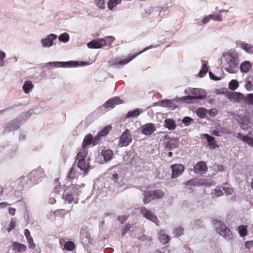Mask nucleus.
<instances>
[{
    "mask_svg": "<svg viewBox=\"0 0 253 253\" xmlns=\"http://www.w3.org/2000/svg\"><path fill=\"white\" fill-rule=\"evenodd\" d=\"M208 71V67L207 64H204L202 66V69L200 71L198 76L203 78L205 76Z\"/></svg>",
    "mask_w": 253,
    "mask_h": 253,
    "instance_id": "72a5a7b5",
    "label": "nucleus"
},
{
    "mask_svg": "<svg viewBox=\"0 0 253 253\" xmlns=\"http://www.w3.org/2000/svg\"><path fill=\"white\" fill-rule=\"evenodd\" d=\"M227 97L231 101L237 102H243L244 95L237 92H232L227 94Z\"/></svg>",
    "mask_w": 253,
    "mask_h": 253,
    "instance_id": "f8f14e48",
    "label": "nucleus"
},
{
    "mask_svg": "<svg viewBox=\"0 0 253 253\" xmlns=\"http://www.w3.org/2000/svg\"><path fill=\"white\" fill-rule=\"evenodd\" d=\"M251 187L253 189V180L251 182Z\"/></svg>",
    "mask_w": 253,
    "mask_h": 253,
    "instance_id": "774afa93",
    "label": "nucleus"
},
{
    "mask_svg": "<svg viewBox=\"0 0 253 253\" xmlns=\"http://www.w3.org/2000/svg\"><path fill=\"white\" fill-rule=\"evenodd\" d=\"M225 63L224 67L225 70L230 74L237 73L239 59L238 54L235 52H228L224 55Z\"/></svg>",
    "mask_w": 253,
    "mask_h": 253,
    "instance_id": "f257e3e1",
    "label": "nucleus"
},
{
    "mask_svg": "<svg viewBox=\"0 0 253 253\" xmlns=\"http://www.w3.org/2000/svg\"><path fill=\"white\" fill-rule=\"evenodd\" d=\"M105 43L103 39L98 38L90 41L87 45L89 48H100L105 46Z\"/></svg>",
    "mask_w": 253,
    "mask_h": 253,
    "instance_id": "9b49d317",
    "label": "nucleus"
},
{
    "mask_svg": "<svg viewBox=\"0 0 253 253\" xmlns=\"http://www.w3.org/2000/svg\"><path fill=\"white\" fill-rule=\"evenodd\" d=\"M27 240H28L29 244V248L30 249H34L35 247V245L34 243L33 242L32 238H29V239H28Z\"/></svg>",
    "mask_w": 253,
    "mask_h": 253,
    "instance_id": "3c124183",
    "label": "nucleus"
},
{
    "mask_svg": "<svg viewBox=\"0 0 253 253\" xmlns=\"http://www.w3.org/2000/svg\"><path fill=\"white\" fill-rule=\"evenodd\" d=\"M112 128L111 126H105L103 130H102L98 134V135H97L94 139L93 141V145H95L97 144V142H96V141H97L100 136H103L106 135L111 130Z\"/></svg>",
    "mask_w": 253,
    "mask_h": 253,
    "instance_id": "a211bd4d",
    "label": "nucleus"
},
{
    "mask_svg": "<svg viewBox=\"0 0 253 253\" xmlns=\"http://www.w3.org/2000/svg\"><path fill=\"white\" fill-rule=\"evenodd\" d=\"M113 177L114 179L117 180L119 178L118 174L117 173H115L113 175Z\"/></svg>",
    "mask_w": 253,
    "mask_h": 253,
    "instance_id": "e2e57ef3",
    "label": "nucleus"
},
{
    "mask_svg": "<svg viewBox=\"0 0 253 253\" xmlns=\"http://www.w3.org/2000/svg\"><path fill=\"white\" fill-rule=\"evenodd\" d=\"M196 113L197 116L201 118H204L206 115L205 112H196Z\"/></svg>",
    "mask_w": 253,
    "mask_h": 253,
    "instance_id": "4d7b16f0",
    "label": "nucleus"
},
{
    "mask_svg": "<svg viewBox=\"0 0 253 253\" xmlns=\"http://www.w3.org/2000/svg\"><path fill=\"white\" fill-rule=\"evenodd\" d=\"M172 169L171 177L175 178L181 175L184 170V167L181 164H174L171 166Z\"/></svg>",
    "mask_w": 253,
    "mask_h": 253,
    "instance_id": "9d476101",
    "label": "nucleus"
},
{
    "mask_svg": "<svg viewBox=\"0 0 253 253\" xmlns=\"http://www.w3.org/2000/svg\"><path fill=\"white\" fill-rule=\"evenodd\" d=\"M124 101L118 97H114L107 100L104 104L105 109H113L116 105L121 104Z\"/></svg>",
    "mask_w": 253,
    "mask_h": 253,
    "instance_id": "6e6552de",
    "label": "nucleus"
},
{
    "mask_svg": "<svg viewBox=\"0 0 253 253\" xmlns=\"http://www.w3.org/2000/svg\"><path fill=\"white\" fill-rule=\"evenodd\" d=\"M121 0H109L107 3L108 8L112 10L117 5L120 4Z\"/></svg>",
    "mask_w": 253,
    "mask_h": 253,
    "instance_id": "c85d7f7f",
    "label": "nucleus"
},
{
    "mask_svg": "<svg viewBox=\"0 0 253 253\" xmlns=\"http://www.w3.org/2000/svg\"><path fill=\"white\" fill-rule=\"evenodd\" d=\"M239 84L237 80H232L229 83V88L232 90H236Z\"/></svg>",
    "mask_w": 253,
    "mask_h": 253,
    "instance_id": "f704fd0d",
    "label": "nucleus"
},
{
    "mask_svg": "<svg viewBox=\"0 0 253 253\" xmlns=\"http://www.w3.org/2000/svg\"><path fill=\"white\" fill-rule=\"evenodd\" d=\"M154 199L161 198L163 197L164 193L160 190H154L153 191Z\"/></svg>",
    "mask_w": 253,
    "mask_h": 253,
    "instance_id": "4c0bfd02",
    "label": "nucleus"
},
{
    "mask_svg": "<svg viewBox=\"0 0 253 253\" xmlns=\"http://www.w3.org/2000/svg\"><path fill=\"white\" fill-rule=\"evenodd\" d=\"M197 111H207V110L206 109L200 108ZM209 111H213V109H211V110H209Z\"/></svg>",
    "mask_w": 253,
    "mask_h": 253,
    "instance_id": "0e129e2a",
    "label": "nucleus"
},
{
    "mask_svg": "<svg viewBox=\"0 0 253 253\" xmlns=\"http://www.w3.org/2000/svg\"><path fill=\"white\" fill-rule=\"evenodd\" d=\"M209 113L211 116H214L215 115L214 112L210 111V112H209Z\"/></svg>",
    "mask_w": 253,
    "mask_h": 253,
    "instance_id": "338daca9",
    "label": "nucleus"
},
{
    "mask_svg": "<svg viewBox=\"0 0 253 253\" xmlns=\"http://www.w3.org/2000/svg\"><path fill=\"white\" fill-rule=\"evenodd\" d=\"M245 88L248 91H251L253 90V83L251 81L248 80L246 81V84H245Z\"/></svg>",
    "mask_w": 253,
    "mask_h": 253,
    "instance_id": "c03bdc74",
    "label": "nucleus"
},
{
    "mask_svg": "<svg viewBox=\"0 0 253 253\" xmlns=\"http://www.w3.org/2000/svg\"><path fill=\"white\" fill-rule=\"evenodd\" d=\"M153 191L146 192L143 198V202L144 204H148L151 201L154 200Z\"/></svg>",
    "mask_w": 253,
    "mask_h": 253,
    "instance_id": "393cba45",
    "label": "nucleus"
},
{
    "mask_svg": "<svg viewBox=\"0 0 253 253\" xmlns=\"http://www.w3.org/2000/svg\"><path fill=\"white\" fill-rule=\"evenodd\" d=\"M237 137L250 146L253 147V138L244 135L240 133L238 134Z\"/></svg>",
    "mask_w": 253,
    "mask_h": 253,
    "instance_id": "412c9836",
    "label": "nucleus"
},
{
    "mask_svg": "<svg viewBox=\"0 0 253 253\" xmlns=\"http://www.w3.org/2000/svg\"><path fill=\"white\" fill-rule=\"evenodd\" d=\"M211 20V15H209L203 18L202 22H203V24H206V23H207L208 22H209Z\"/></svg>",
    "mask_w": 253,
    "mask_h": 253,
    "instance_id": "6e6d98bb",
    "label": "nucleus"
},
{
    "mask_svg": "<svg viewBox=\"0 0 253 253\" xmlns=\"http://www.w3.org/2000/svg\"><path fill=\"white\" fill-rule=\"evenodd\" d=\"M217 232L221 236L226 237L229 232V230L226 228L223 224L218 223V225L216 228Z\"/></svg>",
    "mask_w": 253,
    "mask_h": 253,
    "instance_id": "6ab92c4d",
    "label": "nucleus"
},
{
    "mask_svg": "<svg viewBox=\"0 0 253 253\" xmlns=\"http://www.w3.org/2000/svg\"><path fill=\"white\" fill-rule=\"evenodd\" d=\"M185 184L187 186H190V185L199 186V185H204V184L206 185V186H209L211 185V184L208 183H204L202 182L201 181H200V180H198L197 179L190 180L188 181L185 182Z\"/></svg>",
    "mask_w": 253,
    "mask_h": 253,
    "instance_id": "5701e85b",
    "label": "nucleus"
},
{
    "mask_svg": "<svg viewBox=\"0 0 253 253\" xmlns=\"http://www.w3.org/2000/svg\"><path fill=\"white\" fill-rule=\"evenodd\" d=\"M241 47L248 53H252L253 52V45L246 43H242L241 45Z\"/></svg>",
    "mask_w": 253,
    "mask_h": 253,
    "instance_id": "7c9ffc66",
    "label": "nucleus"
},
{
    "mask_svg": "<svg viewBox=\"0 0 253 253\" xmlns=\"http://www.w3.org/2000/svg\"><path fill=\"white\" fill-rule=\"evenodd\" d=\"M157 104L160 106L164 107H168L170 109L174 110L177 107L176 104V100L175 99H164L160 101L157 103Z\"/></svg>",
    "mask_w": 253,
    "mask_h": 253,
    "instance_id": "0eeeda50",
    "label": "nucleus"
},
{
    "mask_svg": "<svg viewBox=\"0 0 253 253\" xmlns=\"http://www.w3.org/2000/svg\"><path fill=\"white\" fill-rule=\"evenodd\" d=\"M79 65L77 61H67V62H50L46 64V66L48 68H52L53 67L56 68H71L77 67Z\"/></svg>",
    "mask_w": 253,
    "mask_h": 253,
    "instance_id": "20e7f679",
    "label": "nucleus"
},
{
    "mask_svg": "<svg viewBox=\"0 0 253 253\" xmlns=\"http://www.w3.org/2000/svg\"><path fill=\"white\" fill-rule=\"evenodd\" d=\"M209 76H210V77L211 78V79L214 80L215 81L218 80L217 78L215 77L214 76V75L211 72H209Z\"/></svg>",
    "mask_w": 253,
    "mask_h": 253,
    "instance_id": "052dcab7",
    "label": "nucleus"
},
{
    "mask_svg": "<svg viewBox=\"0 0 253 253\" xmlns=\"http://www.w3.org/2000/svg\"><path fill=\"white\" fill-rule=\"evenodd\" d=\"M65 201L70 204L77 203V199L73 196L72 195L69 194H66L64 195Z\"/></svg>",
    "mask_w": 253,
    "mask_h": 253,
    "instance_id": "2f4dec72",
    "label": "nucleus"
},
{
    "mask_svg": "<svg viewBox=\"0 0 253 253\" xmlns=\"http://www.w3.org/2000/svg\"><path fill=\"white\" fill-rule=\"evenodd\" d=\"M64 248L68 251H72L75 248V245L73 242H68L65 243Z\"/></svg>",
    "mask_w": 253,
    "mask_h": 253,
    "instance_id": "79ce46f5",
    "label": "nucleus"
},
{
    "mask_svg": "<svg viewBox=\"0 0 253 253\" xmlns=\"http://www.w3.org/2000/svg\"><path fill=\"white\" fill-rule=\"evenodd\" d=\"M139 114V112H128V114L126 116V117L128 118L135 117L138 116Z\"/></svg>",
    "mask_w": 253,
    "mask_h": 253,
    "instance_id": "de8ad7c7",
    "label": "nucleus"
},
{
    "mask_svg": "<svg viewBox=\"0 0 253 253\" xmlns=\"http://www.w3.org/2000/svg\"><path fill=\"white\" fill-rule=\"evenodd\" d=\"M213 197H219L222 195V191L219 188L214 189L211 192Z\"/></svg>",
    "mask_w": 253,
    "mask_h": 253,
    "instance_id": "ea45409f",
    "label": "nucleus"
},
{
    "mask_svg": "<svg viewBox=\"0 0 253 253\" xmlns=\"http://www.w3.org/2000/svg\"><path fill=\"white\" fill-rule=\"evenodd\" d=\"M187 99H186L185 103H192L193 102L194 97H192V95H187L186 96Z\"/></svg>",
    "mask_w": 253,
    "mask_h": 253,
    "instance_id": "603ef678",
    "label": "nucleus"
},
{
    "mask_svg": "<svg viewBox=\"0 0 253 253\" xmlns=\"http://www.w3.org/2000/svg\"><path fill=\"white\" fill-rule=\"evenodd\" d=\"M104 40V41L105 42V46L107 44L108 45L111 46V43L114 41L115 38L112 36H107L105 38L103 39Z\"/></svg>",
    "mask_w": 253,
    "mask_h": 253,
    "instance_id": "58836bf2",
    "label": "nucleus"
},
{
    "mask_svg": "<svg viewBox=\"0 0 253 253\" xmlns=\"http://www.w3.org/2000/svg\"><path fill=\"white\" fill-rule=\"evenodd\" d=\"M24 234L26 236V238H27V240L29 239V238H32L31 237V236H30V232L27 229H25V231H24Z\"/></svg>",
    "mask_w": 253,
    "mask_h": 253,
    "instance_id": "13d9d810",
    "label": "nucleus"
},
{
    "mask_svg": "<svg viewBox=\"0 0 253 253\" xmlns=\"http://www.w3.org/2000/svg\"><path fill=\"white\" fill-rule=\"evenodd\" d=\"M58 39L60 42H67L69 40V35L68 33H64L59 37Z\"/></svg>",
    "mask_w": 253,
    "mask_h": 253,
    "instance_id": "e433bc0d",
    "label": "nucleus"
},
{
    "mask_svg": "<svg viewBox=\"0 0 253 253\" xmlns=\"http://www.w3.org/2000/svg\"><path fill=\"white\" fill-rule=\"evenodd\" d=\"M238 230L240 235L242 237L245 236L247 234V227L244 225L239 226Z\"/></svg>",
    "mask_w": 253,
    "mask_h": 253,
    "instance_id": "c9c22d12",
    "label": "nucleus"
},
{
    "mask_svg": "<svg viewBox=\"0 0 253 253\" xmlns=\"http://www.w3.org/2000/svg\"><path fill=\"white\" fill-rule=\"evenodd\" d=\"M92 136L90 134H88L84 137L83 143V147L85 148L86 146L91 144L92 142Z\"/></svg>",
    "mask_w": 253,
    "mask_h": 253,
    "instance_id": "473e14b6",
    "label": "nucleus"
},
{
    "mask_svg": "<svg viewBox=\"0 0 253 253\" xmlns=\"http://www.w3.org/2000/svg\"><path fill=\"white\" fill-rule=\"evenodd\" d=\"M223 190H224L225 192L228 195L231 194L233 192V189L231 188L227 187L224 188Z\"/></svg>",
    "mask_w": 253,
    "mask_h": 253,
    "instance_id": "5fc2aeb1",
    "label": "nucleus"
},
{
    "mask_svg": "<svg viewBox=\"0 0 253 253\" xmlns=\"http://www.w3.org/2000/svg\"><path fill=\"white\" fill-rule=\"evenodd\" d=\"M252 68V65L250 62L245 61L240 65V70L244 74L248 73Z\"/></svg>",
    "mask_w": 253,
    "mask_h": 253,
    "instance_id": "dca6fc26",
    "label": "nucleus"
},
{
    "mask_svg": "<svg viewBox=\"0 0 253 253\" xmlns=\"http://www.w3.org/2000/svg\"><path fill=\"white\" fill-rule=\"evenodd\" d=\"M159 238L160 241L163 244L168 243L169 241V238L168 235L162 232L160 233Z\"/></svg>",
    "mask_w": 253,
    "mask_h": 253,
    "instance_id": "c756f323",
    "label": "nucleus"
},
{
    "mask_svg": "<svg viewBox=\"0 0 253 253\" xmlns=\"http://www.w3.org/2000/svg\"><path fill=\"white\" fill-rule=\"evenodd\" d=\"M183 229L180 227H177L174 229V233L176 236H179L183 233Z\"/></svg>",
    "mask_w": 253,
    "mask_h": 253,
    "instance_id": "49530a36",
    "label": "nucleus"
},
{
    "mask_svg": "<svg viewBox=\"0 0 253 253\" xmlns=\"http://www.w3.org/2000/svg\"><path fill=\"white\" fill-rule=\"evenodd\" d=\"M165 126L169 130H173L176 126L172 120L168 119L165 121Z\"/></svg>",
    "mask_w": 253,
    "mask_h": 253,
    "instance_id": "bb28decb",
    "label": "nucleus"
},
{
    "mask_svg": "<svg viewBox=\"0 0 253 253\" xmlns=\"http://www.w3.org/2000/svg\"><path fill=\"white\" fill-rule=\"evenodd\" d=\"M34 85L31 81H26L23 85V89L26 93H28L33 88Z\"/></svg>",
    "mask_w": 253,
    "mask_h": 253,
    "instance_id": "cd10ccee",
    "label": "nucleus"
},
{
    "mask_svg": "<svg viewBox=\"0 0 253 253\" xmlns=\"http://www.w3.org/2000/svg\"><path fill=\"white\" fill-rule=\"evenodd\" d=\"M152 47H153V45L147 46L145 48H144V49H143L142 51H141L139 53L135 55H129L128 57L124 60H120L119 58H112L109 61V63L111 66H114L117 65H121L123 66L126 65L127 64L129 61L135 58L136 57V56L139 54L143 52H144Z\"/></svg>",
    "mask_w": 253,
    "mask_h": 253,
    "instance_id": "7ed1b4c3",
    "label": "nucleus"
},
{
    "mask_svg": "<svg viewBox=\"0 0 253 253\" xmlns=\"http://www.w3.org/2000/svg\"><path fill=\"white\" fill-rule=\"evenodd\" d=\"M96 5L100 9L105 8V2L104 0H94Z\"/></svg>",
    "mask_w": 253,
    "mask_h": 253,
    "instance_id": "a19ab883",
    "label": "nucleus"
},
{
    "mask_svg": "<svg viewBox=\"0 0 253 253\" xmlns=\"http://www.w3.org/2000/svg\"><path fill=\"white\" fill-rule=\"evenodd\" d=\"M57 38L56 35L50 34L45 38L42 40V43L43 47H50L53 44V41Z\"/></svg>",
    "mask_w": 253,
    "mask_h": 253,
    "instance_id": "4468645a",
    "label": "nucleus"
},
{
    "mask_svg": "<svg viewBox=\"0 0 253 253\" xmlns=\"http://www.w3.org/2000/svg\"><path fill=\"white\" fill-rule=\"evenodd\" d=\"M132 141V137L130 131L126 129L121 135L120 138L119 145L121 147H126L128 146Z\"/></svg>",
    "mask_w": 253,
    "mask_h": 253,
    "instance_id": "423d86ee",
    "label": "nucleus"
},
{
    "mask_svg": "<svg viewBox=\"0 0 253 253\" xmlns=\"http://www.w3.org/2000/svg\"><path fill=\"white\" fill-rule=\"evenodd\" d=\"M211 19L221 21L222 20V16L220 14H211Z\"/></svg>",
    "mask_w": 253,
    "mask_h": 253,
    "instance_id": "a18cd8bd",
    "label": "nucleus"
},
{
    "mask_svg": "<svg viewBox=\"0 0 253 253\" xmlns=\"http://www.w3.org/2000/svg\"><path fill=\"white\" fill-rule=\"evenodd\" d=\"M156 130V126L153 123H146L141 126V133L146 136L151 135Z\"/></svg>",
    "mask_w": 253,
    "mask_h": 253,
    "instance_id": "1a4fd4ad",
    "label": "nucleus"
},
{
    "mask_svg": "<svg viewBox=\"0 0 253 253\" xmlns=\"http://www.w3.org/2000/svg\"><path fill=\"white\" fill-rule=\"evenodd\" d=\"M77 159L78 167L84 172H87L90 168V165L89 158H87V153L85 151L80 152L77 156Z\"/></svg>",
    "mask_w": 253,
    "mask_h": 253,
    "instance_id": "f03ea898",
    "label": "nucleus"
},
{
    "mask_svg": "<svg viewBox=\"0 0 253 253\" xmlns=\"http://www.w3.org/2000/svg\"><path fill=\"white\" fill-rule=\"evenodd\" d=\"M243 102L248 105H253V93H249L246 96L244 95Z\"/></svg>",
    "mask_w": 253,
    "mask_h": 253,
    "instance_id": "a878e982",
    "label": "nucleus"
},
{
    "mask_svg": "<svg viewBox=\"0 0 253 253\" xmlns=\"http://www.w3.org/2000/svg\"><path fill=\"white\" fill-rule=\"evenodd\" d=\"M0 206H3V207H6L7 206V204L5 203H3L0 204Z\"/></svg>",
    "mask_w": 253,
    "mask_h": 253,
    "instance_id": "69168bd1",
    "label": "nucleus"
},
{
    "mask_svg": "<svg viewBox=\"0 0 253 253\" xmlns=\"http://www.w3.org/2000/svg\"><path fill=\"white\" fill-rule=\"evenodd\" d=\"M207 170V167L203 162H198L194 167V171L197 174H202Z\"/></svg>",
    "mask_w": 253,
    "mask_h": 253,
    "instance_id": "ddd939ff",
    "label": "nucleus"
},
{
    "mask_svg": "<svg viewBox=\"0 0 253 253\" xmlns=\"http://www.w3.org/2000/svg\"><path fill=\"white\" fill-rule=\"evenodd\" d=\"M179 141L177 138H171L166 143V146L171 149L177 147Z\"/></svg>",
    "mask_w": 253,
    "mask_h": 253,
    "instance_id": "4be33fe9",
    "label": "nucleus"
},
{
    "mask_svg": "<svg viewBox=\"0 0 253 253\" xmlns=\"http://www.w3.org/2000/svg\"><path fill=\"white\" fill-rule=\"evenodd\" d=\"M5 57L4 52L0 51V66H2L4 64L3 59Z\"/></svg>",
    "mask_w": 253,
    "mask_h": 253,
    "instance_id": "09e8293b",
    "label": "nucleus"
},
{
    "mask_svg": "<svg viewBox=\"0 0 253 253\" xmlns=\"http://www.w3.org/2000/svg\"><path fill=\"white\" fill-rule=\"evenodd\" d=\"M191 118L186 117L183 119L182 122L186 124V126H188L189 123L191 121Z\"/></svg>",
    "mask_w": 253,
    "mask_h": 253,
    "instance_id": "864d4df0",
    "label": "nucleus"
},
{
    "mask_svg": "<svg viewBox=\"0 0 253 253\" xmlns=\"http://www.w3.org/2000/svg\"><path fill=\"white\" fill-rule=\"evenodd\" d=\"M12 247L13 251L18 253L25 251L27 249L26 246L17 242H13Z\"/></svg>",
    "mask_w": 253,
    "mask_h": 253,
    "instance_id": "aec40b11",
    "label": "nucleus"
},
{
    "mask_svg": "<svg viewBox=\"0 0 253 253\" xmlns=\"http://www.w3.org/2000/svg\"><path fill=\"white\" fill-rule=\"evenodd\" d=\"M185 94H192L194 99H202L206 97V93L203 89L197 88H188L185 90Z\"/></svg>",
    "mask_w": 253,
    "mask_h": 253,
    "instance_id": "39448f33",
    "label": "nucleus"
},
{
    "mask_svg": "<svg viewBox=\"0 0 253 253\" xmlns=\"http://www.w3.org/2000/svg\"><path fill=\"white\" fill-rule=\"evenodd\" d=\"M203 135L206 138L208 142L209 148L211 149H214L218 147V145L216 143L215 139L213 137L211 136L207 133L204 134Z\"/></svg>",
    "mask_w": 253,
    "mask_h": 253,
    "instance_id": "f3484780",
    "label": "nucleus"
},
{
    "mask_svg": "<svg viewBox=\"0 0 253 253\" xmlns=\"http://www.w3.org/2000/svg\"><path fill=\"white\" fill-rule=\"evenodd\" d=\"M101 155L103 157L104 161L107 162L111 159L113 156V152L111 150H104L102 151Z\"/></svg>",
    "mask_w": 253,
    "mask_h": 253,
    "instance_id": "b1692460",
    "label": "nucleus"
},
{
    "mask_svg": "<svg viewBox=\"0 0 253 253\" xmlns=\"http://www.w3.org/2000/svg\"><path fill=\"white\" fill-rule=\"evenodd\" d=\"M15 222L13 220H12L9 224V227L7 228V231L8 232H10V231L15 227Z\"/></svg>",
    "mask_w": 253,
    "mask_h": 253,
    "instance_id": "8fccbe9b",
    "label": "nucleus"
},
{
    "mask_svg": "<svg viewBox=\"0 0 253 253\" xmlns=\"http://www.w3.org/2000/svg\"><path fill=\"white\" fill-rule=\"evenodd\" d=\"M15 211H16V210L14 208H9V214H10L12 215H13L15 214Z\"/></svg>",
    "mask_w": 253,
    "mask_h": 253,
    "instance_id": "680f3d73",
    "label": "nucleus"
},
{
    "mask_svg": "<svg viewBox=\"0 0 253 253\" xmlns=\"http://www.w3.org/2000/svg\"><path fill=\"white\" fill-rule=\"evenodd\" d=\"M175 99V100H176V104H177V107H178L180 105V104L182 102H185L186 99H187V97H186V96H183V97H176Z\"/></svg>",
    "mask_w": 253,
    "mask_h": 253,
    "instance_id": "37998d69",
    "label": "nucleus"
},
{
    "mask_svg": "<svg viewBox=\"0 0 253 253\" xmlns=\"http://www.w3.org/2000/svg\"><path fill=\"white\" fill-rule=\"evenodd\" d=\"M141 213L143 216L150 220L151 221L157 223L158 219L156 216H155L150 211L147 210L146 209H143L141 210Z\"/></svg>",
    "mask_w": 253,
    "mask_h": 253,
    "instance_id": "2eb2a0df",
    "label": "nucleus"
},
{
    "mask_svg": "<svg viewBox=\"0 0 253 253\" xmlns=\"http://www.w3.org/2000/svg\"><path fill=\"white\" fill-rule=\"evenodd\" d=\"M119 220L123 223L127 219V216L125 215L120 216L118 217Z\"/></svg>",
    "mask_w": 253,
    "mask_h": 253,
    "instance_id": "bf43d9fd",
    "label": "nucleus"
}]
</instances>
